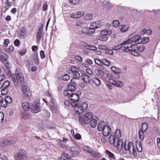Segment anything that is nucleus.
<instances>
[{
    "mask_svg": "<svg viewBox=\"0 0 160 160\" xmlns=\"http://www.w3.org/2000/svg\"><path fill=\"white\" fill-rule=\"evenodd\" d=\"M66 96L68 97L69 99L72 101L71 102V105L74 108L75 116H78L79 114L82 113L87 109L88 105L86 102H83L80 105H79L80 96L78 94L72 93L68 95V96Z\"/></svg>",
    "mask_w": 160,
    "mask_h": 160,
    "instance_id": "nucleus-1",
    "label": "nucleus"
},
{
    "mask_svg": "<svg viewBox=\"0 0 160 160\" xmlns=\"http://www.w3.org/2000/svg\"><path fill=\"white\" fill-rule=\"evenodd\" d=\"M11 78L14 84L16 85L22 84L24 81L23 74L21 72H18L17 70L15 73L12 74Z\"/></svg>",
    "mask_w": 160,
    "mask_h": 160,
    "instance_id": "nucleus-2",
    "label": "nucleus"
},
{
    "mask_svg": "<svg viewBox=\"0 0 160 160\" xmlns=\"http://www.w3.org/2000/svg\"><path fill=\"white\" fill-rule=\"evenodd\" d=\"M109 140L110 143L116 147L118 151H121L123 147V142L121 140H119L117 138L115 137L112 134L110 136Z\"/></svg>",
    "mask_w": 160,
    "mask_h": 160,
    "instance_id": "nucleus-3",
    "label": "nucleus"
},
{
    "mask_svg": "<svg viewBox=\"0 0 160 160\" xmlns=\"http://www.w3.org/2000/svg\"><path fill=\"white\" fill-rule=\"evenodd\" d=\"M125 150H122V153L124 154H126L127 151L129 152V153L131 154H132L135 158H137V152L135 150L133 144V143L130 142L128 144L125 143L124 146Z\"/></svg>",
    "mask_w": 160,
    "mask_h": 160,
    "instance_id": "nucleus-4",
    "label": "nucleus"
},
{
    "mask_svg": "<svg viewBox=\"0 0 160 160\" xmlns=\"http://www.w3.org/2000/svg\"><path fill=\"white\" fill-rule=\"evenodd\" d=\"M141 36L139 35H136L135 33H132L128 37V40L126 41V42L132 44V47L134 44L139 43L140 39Z\"/></svg>",
    "mask_w": 160,
    "mask_h": 160,
    "instance_id": "nucleus-5",
    "label": "nucleus"
},
{
    "mask_svg": "<svg viewBox=\"0 0 160 160\" xmlns=\"http://www.w3.org/2000/svg\"><path fill=\"white\" fill-rule=\"evenodd\" d=\"M93 116H94L91 112L85 113L83 116L79 117V121L80 122L84 123L85 124H88L89 123L90 120Z\"/></svg>",
    "mask_w": 160,
    "mask_h": 160,
    "instance_id": "nucleus-6",
    "label": "nucleus"
},
{
    "mask_svg": "<svg viewBox=\"0 0 160 160\" xmlns=\"http://www.w3.org/2000/svg\"><path fill=\"white\" fill-rule=\"evenodd\" d=\"M72 156V152L70 148H67L60 158V160H70Z\"/></svg>",
    "mask_w": 160,
    "mask_h": 160,
    "instance_id": "nucleus-7",
    "label": "nucleus"
},
{
    "mask_svg": "<svg viewBox=\"0 0 160 160\" xmlns=\"http://www.w3.org/2000/svg\"><path fill=\"white\" fill-rule=\"evenodd\" d=\"M22 93L23 96L27 100H29L32 95L29 88L26 85L22 87Z\"/></svg>",
    "mask_w": 160,
    "mask_h": 160,
    "instance_id": "nucleus-8",
    "label": "nucleus"
},
{
    "mask_svg": "<svg viewBox=\"0 0 160 160\" xmlns=\"http://www.w3.org/2000/svg\"><path fill=\"white\" fill-rule=\"evenodd\" d=\"M27 157L26 152L23 149H19L18 154L15 157L16 160H22L25 159Z\"/></svg>",
    "mask_w": 160,
    "mask_h": 160,
    "instance_id": "nucleus-9",
    "label": "nucleus"
},
{
    "mask_svg": "<svg viewBox=\"0 0 160 160\" xmlns=\"http://www.w3.org/2000/svg\"><path fill=\"white\" fill-rule=\"evenodd\" d=\"M40 105L39 101H35L32 104L31 109L33 113H36L41 110Z\"/></svg>",
    "mask_w": 160,
    "mask_h": 160,
    "instance_id": "nucleus-10",
    "label": "nucleus"
},
{
    "mask_svg": "<svg viewBox=\"0 0 160 160\" xmlns=\"http://www.w3.org/2000/svg\"><path fill=\"white\" fill-rule=\"evenodd\" d=\"M132 44L131 43H129L128 42H127L126 41H123L122 43L119 45L116 46H114L112 48V49L113 50H117L121 48L122 47H123L124 48H130L132 47Z\"/></svg>",
    "mask_w": 160,
    "mask_h": 160,
    "instance_id": "nucleus-11",
    "label": "nucleus"
},
{
    "mask_svg": "<svg viewBox=\"0 0 160 160\" xmlns=\"http://www.w3.org/2000/svg\"><path fill=\"white\" fill-rule=\"evenodd\" d=\"M10 85V82L9 81H6L2 84V89L1 90V92L3 94H6L8 92V88Z\"/></svg>",
    "mask_w": 160,
    "mask_h": 160,
    "instance_id": "nucleus-12",
    "label": "nucleus"
},
{
    "mask_svg": "<svg viewBox=\"0 0 160 160\" xmlns=\"http://www.w3.org/2000/svg\"><path fill=\"white\" fill-rule=\"evenodd\" d=\"M84 14L83 11H78L71 13L70 14V16L73 18H78L84 16Z\"/></svg>",
    "mask_w": 160,
    "mask_h": 160,
    "instance_id": "nucleus-13",
    "label": "nucleus"
},
{
    "mask_svg": "<svg viewBox=\"0 0 160 160\" xmlns=\"http://www.w3.org/2000/svg\"><path fill=\"white\" fill-rule=\"evenodd\" d=\"M68 90H65L64 91V94L65 96H68V95L72 93V92L76 90V88L75 85H69L68 86Z\"/></svg>",
    "mask_w": 160,
    "mask_h": 160,
    "instance_id": "nucleus-14",
    "label": "nucleus"
},
{
    "mask_svg": "<svg viewBox=\"0 0 160 160\" xmlns=\"http://www.w3.org/2000/svg\"><path fill=\"white\" fill-rule=\"evenodd\" d=\"M102 129L101 131L103 135L105 136H108L111 132V128L107 125H105Z\"/></svg>",
    "mask_w": 160,
    "mask_h": 160,
    "instance_id": "nucleus-15",
    "label": "nucleus"
},
{
    "mask_svg": "<svg viewBox=\"0 0 160 160\" xmlns=\"http://www.w3.org/2000/svg\"><path fill=\"white\" fill-rule=\"evenodd\" d=\"M108 35L104 30L101 31L100 32V35L99 37L100 40L102 41H107L108 38Z\"/></svg>",
    "mask_w": 160,
    "mask_h": 160,
    "instance_id": "nucleus-16",
    "label": "nucleus"
},
{
    "mask_svg": "<svg viewBox=\"0 0 160 160\" xmlns=\"http://www.w3.org/2000/svg\"><path fill=\"white\" fill-rule=\"evenodd\" d=\"M98 119V117L94 116L90 120L89 123L91 127L92 128H95L97 124V121Z\"/></svg>",
    "mask_w": 160,
    "mask_h": 160,
    "instance_id": "nucleus-17",
    "label": "nucleus"
},
{
    "mask_svg": "<svg viewBox=\"0 0 160 160\" xmlns=\"http://www.w3.org/2000/svg\"><path fill=\"white\" fill-rule=\"evenodd\" d=\"M8 58V56L7 55L4 53L0 52V61L4 63L6 62L7 64H8V62L7 61V60Z\"/></svg>",
    "mask_w": 160,
    "mask_h": 160,
    "instance_id": "nucleus-18",
    "label": "nucleus"
},
{
    "mask_svg": "<svg viewBox=\"0 0 160 160\" xmlns=\"http://www.w3.org/2000/svg\"><path fill=\"white\" fill-rule=\"evenodd\" d=\"M21 107L23 110L26 111L28 110L30 108L29 104L28 102L25 101L22 102Z\"/></svg>",
    "mask_w": 160,
    "mask_h": 160,
    "instance_id": "nucleus-19",
    "label": "nucleus"
},
{
    "mask_svg": "<svg viewBox=\"0 0 160 160\" xmlns=\"http://www.w3.org/2000/svg\"><path fill=\"white\" fill-rule=\"evenodd\" d=\"M101 24L99 22H95L92 23L90 25V27L95 30L96 29L100 28Z\"/></svg>",
    "mask_w": 160,
    "mask_h": 160,
    "instance_id": "nucleus-20",
    "label": "nucleus"
},
{
    "mask_svg": "<svg viewBox=\"0 0 160 160\" xmlns=\"http://www.w3.org/2000/svg\"><path fill=\"white\" fill-rule=\"evenodd\" d=\"M81 78L82 80H83L86 83H90L91 82V80L90 77L85 74L82 75Z\"/></svg>",
    "mask_w": 160,
    "mask_h": 160,
    "instance_id": "nucleus-21",
    "label": "nucleus"
},
{
    "mask_svg": "<svg viewBox=\"0 0 160 160\" xmlns=\"http://www.w3.org/2000/svg\"><path fill=\"white\" fill-rule=\"evenodd\" d=\"M70 149L72 152V156L77 155L80 152L79 148L77 147H72Z\"/></svg>",
    "mask_w": 160,
    "mask_h": 160,
    "instance_id": "nucleus-22",
    "label": "nucleus"
},
{
    "mask_svg": "<svg viewBox=\"0 0 160 160\" xmlns=\"http://www.w3.org/2000/svg\"><path fill=\"white\" fill-rule=\"evenodd\" d=\"M92 81L93 83L96 86H99L101 84V80L97 77H93L92 79Z\"/></svg>",
    "mask_w": 160,
    "mask_h": 160,
    "instance_id": "nucleus-23",
    "label": "nucleus"
},
{
    "mask_svg": "<svg viewBox=\"0 0 160 160\" xmlns=\"http://www.w3.org/2000/svg\"><path fill=\"white\" fill-rule=\"evenodd\" d=\"M42 30L41 28H40L37 33L36 39L38 42H40V40L42 37Z\"/></svg>",
    "mask_w": 160,
    "mask_h": 160,
    "instance_id": "nucleus-24",
    "label": "nucleus"
},
{
    "mask_svg": "<svg viewBox=\"0 0 160 160\" xmlns=\"http://www.w3.org/2000/svg\"><path fill=\"white\" fill-rule=\"evenodd\" d=\"M7 106V103L4 97L0 96V106L3 108H5Z\"/></svg>",
    "mask_w": 160,
    "mask_h": 160,
    "instance_id": "nucleus-25",
    "label": "nucleus"
},
{
    "mask_svg": "<svg viewBox=\"0 0 160 160\" xmlns=\"http://www.w3.org/2000/svg\"><path fill=\"white\" fill-rule=\"evenodd\" d=\"M21 116L22 118L24 119H29L31 117L30 114L27 112H24L22 113L21 114Z\"/></svg>",
    "mask_w": 160,
    "mask_h": 160,
    "instance_id": "nucleus-26",
    "label": "nucleus"
},
{
    "mask_svg": "<svg viewBox=\"0 0 160 160\" xmlns=\"http://www.w3.org/2000/svg\"><path fill=\"white\" fill-rule=\"evenodd\" d=\"M105 123L103 121L99 122L98 125V129L99 131H101L105 126Z\"/></svg>",
    "mask_w": 160,
    "mask_h": 160,
    "instance_id": "nucleus-27",
    "label": "nucleus"
},
{
    "mask_svg": "<svg viewBox=\"0 0 160 160\" xmlns=\"http://www.w3.org/2000/svg\"><path fill=\"white\" fill-rule=\"evenodd\" d=\"M129 28L128 26L124 25H121L119 26V28L120 31L122 33L126 32L128 29Z\"/></svg>",
    "mask_w": 160,
    "mask_h": 160,
    "instance_id": "nucleus-28",
    "label": "nucleus"
},
{
    "mask_svg": "<svg viewBox=\"0 0 160 160\" xmlns=\"http://www.w3.org/2000/svg\"><path fill=\"white\" fill-rule=\"evenodd\" d=\"M10 143L9 141L7 140H1L0 141V146L4 147L7 145H9Z\"/></svg>",
    "mask_w": 160,
    "mask_h": 160,
    "instance_id": "nucleus-29",
    "label": "nucleus"
},
{
    "mask_svg": "<svg viewBox=\"0 0 160 160\" xmlns=\"http://www.w3.org/2000/svg\"><path fill=\"white\" fill-rule=\"evenodd\" d=\"M106 153L108 155V157L111 160H116L115 156L113 153L108 150H106Z\"/></svg>",
    "mask_w": 160,
    "mask_h": 160,
    "instance_id": "nucleus-30",
    "label": "nucleus"
},
{
    "mask_svg": "<svg viewBox=\"0 0 160 160\" xmlns=\"http://www.w3.org/2000/svg\"><path fill=\"white\" fill-rule=\"evenodd\" d=\"M50 110L52 112H56L58 110V107L55 104L52 103L51 105Z\"/></svg>",
    "mask_w": 160,
    "mask_h": 160,
    "instance_id": "nucleus-31",
    "label": "nucleus"
},
{
    "mask_svg": "<svg viewBox=\"0 0 160 160\" xmlns=\"http://www.w3.org/2000/svg\"><path fill=\"white\" fill-rule=\"evenodd\" d=\"M94 72L96 74L101 76H103L105 75V73L103 71L99 69H95Z\"/></svg>",
    "mask_w": 160,
    "mask_h": 160,
    "instance_id": "nucleus-32",
    "label": "nucleus"
},
{
    "mask_svg": "<svg viewBox=\"0 0 160 160\" xmlns=\"http://www.w3.org/2000/svg\"><path fill=\"white\" fill-rule=\"evenodd\" d=\"M149 38L148 37H144L142 38H140L139 41V43H146L148 42L149 41Z\"/></svg>",
    "mask_w": 160,
    "mask_h": 160,
    "instance_id": "nucleus-33",
    "label": "nucleus"
},
{
    "mask_svg": "<svg viewBox=\"0 0 160 160\" xmlns=\"http://www.w3.org/2000/svg\"><path fill=\"white\" fill-rule=\"evenodd\" d=\"M113 135H114V136L115 137L117 138H118L119 139L121 137V131L119 129H117L116 130L115 133L113 134Z\"/></svg>",
    "mask_w": 160,
    "mask_h": 160,
    "instance_id": "nucleus-34",
    "label": "nucleus"
},
{
    "mask_svg": "<svg viewBox=\"0 0 160 160\" xmlns=\"http://www.w3.org/2000/svg\"><path fill=\"white\" fill-rule=\"evenodd\" d=\"M148 128L147 124L146 122H143L142 124L141 128L140 131L145 132Z\"/></svg>",
    "mask_w": 160,
    "mask_h": 160,
    "instance_id": "nucleus-35",
    "label": "nucleus"
},
{
    "mask_svg": "<svg viewBox=\"0 0 160 160\" xmlns=\"http://www.w3.org/2000/svg\"><path fill=\"white\" fill-rule=\"evenodd\" d=\"M136 146L138 151L139 152H141L142 151V146L141 142H136Z\"/></svg>",
    "mask_w": 160,
    "mask_h": 160,
    "instance_id": "nucleus-36",
    "label": "nucleus"
},
{
    "mask_svg": "<svg viewBox=\"0 0 160 160\" xmlns=\"http://www.w3.org/2000/svg\"><path fill=\"white\" fill-rule=\"evenodd\" d=\"M76 25L79 26H82L85 24V22L83 20H80L76 21Z\"/></svg>",
    "mask_w": 160,
    "mask_h": 160,
    "instance_id": "nucleus-37",
    "label": "nucleus"
},
{
    "mask_svg": "<svg viewBox=\"0 0 160 160\" xmlns=\"http://www.w3.org/2000/svg\"><path fill=\"white\" fill-rule=\"evenodd\" d=\"M4 98L7 104L8 103H11L12 102V99L9 96H5Z\"/></svg>",
    "mask_w": 160,
    "mask_h": 160,
    "instance_id": "nucleus-38",
    "label": "nucleus"
},
{
    "mask_svg": "<svg viewBox=\"0 0 160 160\" xmlns=\"http://www.w3.org/2000/svg\"><path fill=\"white\" fill-rule=\"evenodd\" d=\"M102 64L106 66H109L111 65V63L109 61L106 59H103L102 60Z\"/></svg>",
    "mask_w": 160,
    "mask_h": 160,
    "instance_id": "nucleus-39",
    "label": "nucleus"
},
{
    "mask_svg": "<svg viewBox=\"0 0 160 160\" xmlns=\"http://www.w3.org/2000/svg\"><path fill=\"white\" fill-rule=\"evenodd\" d=\"M123 83L121 81L115 80L114 86L121 88L123 86Z\"/></svg>",
    "mask_w": 160,
    "mask_h": 160,
    "instance_id": "nucleus-40",
    "label": "nucleus"
},
{
    "mask_svg": "<svg viewBox=\"0 0 160 160\" xmlns=\"http://www.w3.org/2000/svg\"><path fill=\"white\" fill-rule=\"evenodd\" d=\"M6 119L4 118V113L2 112H0V122H5Z\"/></svg>",
    "mask_w": 160,
    "mask_h": 160,
    "instance_id": "nucleus-41",
    "label": "nucleus"
},
{
    "mask_svg": "<svg viewBox=\"0 0 160 160\" xmlns=\"http://www.w3.org/2000/svg\"><path fill=\"white\" fill-rule=\"evenodd\" d=\"M119 22L117 20H114L112 22V25L114 27H117L119 25Z\"/></svg>",
    "mask_w": 160,
    "mask_h": 160,
    "instance_id": "nucleus-42",
    "label": "nucleus"
},
{
    "mask_svg": "<svg viewBox=\"0 0 160 160\" xmlns=\"http://www.w3.org/2000/svg\"><path fill=\"white\" fill-rule=\"evenodd\" d=\"M20 33L21 37H24L26 35V31L24 27H23L21 29Z\"/></svg>",
    "mask_w": 160,
    "mask_h": 160,
    "instance_id": "nucleus-43",
    "label": "nucleus"
},
{
    "mask_svg": "<svg viewBox=\"0 0 160 160\" xmlns=\"http://www.w3.org/2000/svg\"><path fill=\"white\" fill-rule=\"evenodd\" d=\"M84 19L87 21H89L92 18V15L91 14H87L84 17Z\"/></svg>",
    "mask_w": 160,
    "mask_h": 160,
    "instance_id": "nucleus-44",
    "label": "nucleus"
},
{
    "mask_svg": "<svg viewBox=\"0 0 160 160\" xmlns=\"http://www.w3.org/2000/svg\"><path fill=\"white\" fill-rule=\"evenodd\" d=\"M144 132L140 131L139 133V138L140 141H142L144 138L143 132Z\"/></svg>",
    "mask_w": 160,
    "mask_h": 160,
    "instance_id": "nucleus-45",
    "label": "nucleus"
},
{
    "mask_svg": "<svg viewBox=\"0 0 160 160\" xmlns=\"http://www.w3.org/2000/svg\"><path fill=\"white\" fill-rule=\"evenodd\" d=\"M70 78V76L68 74H65L63 75L62 77V79L64 81H68Z\"/></svg>",
    "mask_w": 160,
    "mask_h": 160,
    "instance_id": "nucleus-46",
    "label": "nucleus"
},
{
    "mask_svg": "<svg viewBox=\"0 0 160 160\" xmlns=\"http://www.w3.org/2000/svg\"><path fill=\"white\" fill-rule=\"evenodd\" d=\"M73 77L74 78L78 79L80 78V75L78 71L73 74Z\"/></svg>",
    "mask_w": 160,
    "mask_h": 160,
    "instance_id": "nucleus-47",
    "label": "nucleus"
},
{
    "mask_svg": "<svg viewBox=\"0 0 160 160\" xmlns=\"http://www.w3.org/2000/svg\"><path fill=\"white\" fill-rule=\"evenodd\" d=\"M87 49L90 50L95 51H96L97 49V48L96 47L90 45H89L88 47L87 48Z\"/></svg>",
    "mask_w": 160,
    "mask_h": 160,
    "instance_id": "nucleus-48",
    "label": "nucleus"
},
{
    "mask_svg": "<svg viewBox=\"0 0 160 160\" xmlns=\"http://www.w3.org/2000/svg\"><path fill=\"white\" fill-rule=\"evenodd\" d=\"M88 34H91L94 33L95 32V30H94V29H93L90 27L89 28H88Z\"/></svg>",
    "mask_w": 160,
    "mask_h": 160,
    "instance_id": "nucleus-49",
    "label": "nucleus"
},
{
    "mask_svg": "<svg viewBox=\"0 0 160 160\" xmlns=\"http://www.w3.org/2000/svg\"><path fill=\"white\" fill-rule=\"evenodd\" d=\"M88 28H83L81 29V32L82 33L88 34Z\"/></svg>",
    "mask_w": 160,
    "mask_h": 160,
    "instance_id": "nucleus-50",
    "label": "nucleus"
},
{
    "mask_svg": "<svg viewBox=\"0 0 160 160\" xmlns=\"http://www.w3.org/2000/svg\"><path fill=\"white\" fill-rule=\"evenodd\" d=\"M95 63L99 65H101L102 64V60H99L98 59L96 58L94 59Z\"/></svg>",
    "mask_w": 160,
    "mask_h": 160,
    "instance_id": "nucleus-51",
    "label": "nucleus"
},
{
    "mask_svg": "<svg viewBox=\"0 0 160 160\" xmlns=\"http://www.w3.org/2000/svg\"><path fill=\"white\" fill-rule=\"evenodd\" d=\"M138 50L140 52H142L144 50L145 47L142 44L141 45L140 47L137 48Z\"/></svg>",
    "mask_w": 160,
    "mask_h": 160,
    "instance_id": "nucleus-52",
    "label": "nucleus"
},
{
    "mask_svg": "<svg viewBox=\"0 0 160 160\" xmlns=\"http://www.w3.org/2000/svg\"><path fill=\"white\" fill-rule=\"evenodd\" d=\"M70 2L73 4H76L78 3L79 0H69Z\"/></svg>",
    "mask_w": 160,
    "mask_h": 160,
    "instance_id": "nucleus-53",
    "label": "nucleus"
},
{
    "mask_svg": "<svg viewBox=\"0 0 160 160\" xmlns=\"http://www.w3.org/2000/svg\"><path fill=\"white\" fill-rule=\"evenodd\" d=\"M26 50L23 49L22 50L19 51V53L20 55L23 56L26 53Z\"/></svg>",
    "mask_w": 160,
    "mask_h": 160,
    "instance_id": "nucleus-54",
    "label": "nucleus"
},
{
    "mask_svg": "<svg viewBox=\"0 0 160 160\" xmlns=\"http://www.w3.org/2000/svg\"><path fill=\"white\" fill-rule=\"evenodd\" d=\"M80 44L82 46H83L85 47H86L87 48L89 46V44L84 42H81L80 43Z\"/></svg>",
    "mask_w": 160,
    "mask_h": 160,
    "instance_id": "nucleus-55",
    "label": "nucleus"
},
{
    "mask_svg": "<svg viewBox=\"0 0 160 160\" xmlns=\"http://www.w3.org/2000/svg\"><path fill=\"white\" fill-rule=\"evenodd\" d=\"M131 53L133 55L136 57H138L139 55V53L134 50L132 51Z\"/></svg>",
    "mask_w": 160,
    "mask_h": 160,
    "instance_id": "nucleus-56",
    "label": "nucleus"
},
{
    "mask_svg": "<svg viewBox=\"0 0 160 160\" xmlns=\"http://www.w3.org/2000/svg\"><path fill=\"white\" fill-rule=\"evenodd\" d=\"M71 70L72 74L77 72V69L74 67H71Z\"/></svg>",
    "mask_w": 160,
    "mask_h": 160,
    "instance_id": "nucleus-57",
    "label": "nucleus"
},
{
    "mask_svg": "<svg viewBox=\"0 0 160 160\" xmlns=\"http://www.w3.org/2000/svg\"><path fill=\"white\" fill-rule=\"evenodd\" d=\"M71 70L72 74L77 72V69L74 67H71Z\"/></svg>",
    "mask_w": 160,
    "mask_h": 160,
    "instance_id": "nucleus-58",
    "label": "nucleus"
},
{
    "mask_svg": "<svg viewBox=\"0 0 160 160\" xmlns=\"http://www.w3.org/2000/svg\"><path fill=\"white\" fill-rule=\"evenodd\" d=\"M106 53L111 55L113 54V51L111 49H107L106 50Z\"/></svg>",
    "mask_w": 160,
    "mask_h": 160,
    "instance_id": "nucleus-59",
    "label": "nucleus"
},
{
    "mask_svg": "<svg viewBox=\"0 0 160 160\" xmlns=\"http://www.w3.org/2000/svg\"><path fill=\"white\" fill-rule=\"evenodd\" d=\"M15 45L16 46H18L20 45V41L18 39H16L14 42Z\"/></svg>",
    "mask_w": 160,
    "mask_h": 160,
    "instance_id": "nucleus-60",
    "label": "nucleus"
},
{
    "mask_svg": "<svg viewBox=\"0 0 160 160\" xmlns=\"http://www.w3.org/2000/svg\"><path fill=\"white\" fill-rule=\"evenodd\" d=\"M115 80L112 79H108V82L111 84L114 85Z\"/></svg>",
    "mask_w": 160,
    "mask_h": 160,
    "instance_id": "nucleus-61",
    "label": "nucleus"
},
{
    "mask_svg": "<svg viewBox=\"0 0 160 160\" xmlns=\"http://www.w3.org/2000/svg\"><path fill=\"white\" fill-rule=\"evenodd\" d=\"M48 5L46 3H44L42 9L44 11H45L47 10L48 8Z\"/></svg>",
    "mask_w": 160,
    "mask_h": 160,
    "instance_id": "nucleus-62",
    "label": "nucleus"
},
{
    "mask_svg": "<svg viewBox=\"0 0 160 160\" xmlns=\"http://www.w3.org/2000/svg\"><path fill=\"white\" fill-rule=\"evenodd\" d=\"M40 55L42 58L43 59L45 57L44 52L42 50L40 52Z\"/></svg>",
    "mask_w": 160,
    "mask_h": 160,
    "instance_id": "nucleus-63",
    "label": "nucleus"
},
{
    "mask_svg": "<svg viewBox=\"0 0 160 160\" xmlns=\"http://www.w3.org/2000/svg\"><path fill=\"white\" fill-rule=\"evenodd\" d=\"M157 145L158 147L160 148V138H158L157 139Z\"/></svg>",
    "mask_w": 160,
    "mask_h": 160,
    "instance_id": "nucleus-64",
    "label": "nucleus"
}]
</instances>
